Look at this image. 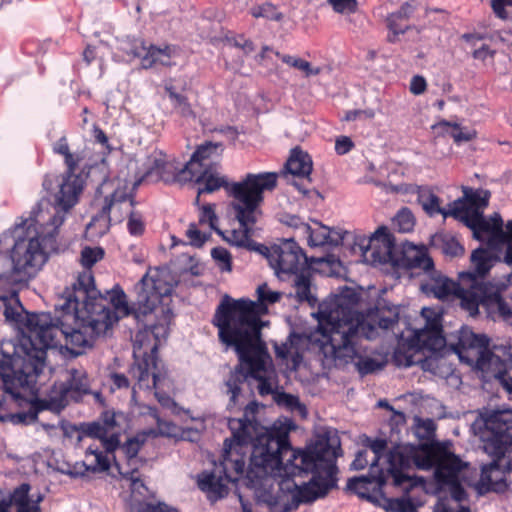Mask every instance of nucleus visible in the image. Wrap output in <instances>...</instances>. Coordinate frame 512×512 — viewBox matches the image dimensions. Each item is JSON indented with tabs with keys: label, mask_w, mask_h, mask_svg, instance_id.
Returning <instances> with one entry per match:
<instances>
[{
	"label": "nucleus",
	"mask_w": 512,
	"mask_h": 512,
	"mask_svg": "<svg viewBox=\"0 0 512 512\" xmlns=\"http://www.w3.org/2000/svg\"><path fill=\"white\" fill-rule=\"evenodd\" d=\"M392 509L396 512H413L415 508L410 499L401 498L392 503Z\"/></svg>",
	"instance_id": "nucleus-61"
},
{
	"label": "nucleus",
	"mask_w": 512,
	"mask_h": 512,
	"mask_svg": "<svg viewBox=\"0 0 512 512\" xmlns=\"http://www.w3.org/2000/svg\"><path fill=\"white\" fill-rule=\"evenodd\" d=\"M257 411V403L250 402L246 405L242 418L228 420L232 437L224 441L219 465L197 476L198 487L209 500L217 501L227 496L228 485L236 483L244 476L247 454L254 449L258 435L266 430L255 418Z\"/></svg>",
	"instance_id": "nucleus-4"
},
{
	"label": "nucleus",
	"mask_w": 512,
	"mask_h": 512,
	"mask_svg": "<svg viewBox=\"0 0 512 512\" xmlns=\"http://www.w3.org/2000/svg\"><path fill=\"white\" fill-rule=\"evenodd\" d=\"M210 227L215 229L225 241L234 246L245 247L249 250L257 251L259 253L262 252V250L267 251V246L256 243L251 239L252 226H230L229 229H220L219 226Z\"/></svg>",
	"instance_id": "nucleus-31"
},
{
	"label": "nucleus",
	"mask_w": 512,
	"mask_h": 512,
	"mask_svg": "<svg viewBox=\"0 0 512 512\" xmlns=\"http://www.w3.org/2000/svg\"><path fill=\"white\" fill-rule=\"evenodd\" d=\"M333 9L338 13L345 11L354 12L357 7L356 0H328Z\"/></svg>",
	"instance_id": "nucleus-53"
},
{
	"label": "nucleus",
	"mask_w": 512,
	"mask_h": 512,
	"mask_svg": "<svg viewBox=\"0 0 512 512\" xmlns=\"http://www.w3.org/2000/svg\"><path fill=\"white\" fill-rule=\"evenodd\" d=\"M365 446L368 447L374 454V457L371 461L370 467L372 468V471L376 470H386V468H380L379 467V461L385 457L386 464L388 465V455L391 452V450L387 453V446L388 442L386 439L382 438H367L365 441ZM397 450L401 453H403L406 457L411 459V450L409 451V454H406L404 451L400 450L399 448H394L392 451Z\"/></svg>",
	"instance_id": "nucleus-38"
},
{
	"label": "nucleus",
	"mask_w": 512,
	"mask_h": 512,
	"mask_svg": "<svg viewBox=\"0 0 512 512\" xmlns=\"http://www.w3.org/2000/svg\"><path fill=\"white\" fill-rule=\"evenodd\" d=\"M290 420L277 421L258 435L244 476L259 505L269 512H290L324 497L337 486L340 439L327 432L305 450H293Z\"/></svg>",
	"instance_id": "nucleus-2"
},
{
	"label": "nucleus",
	"mask_w": 512,
	"mask_h": 512,
	"mask_svg": "<svg viewBox=\"0 0 512 512\" xmlns=\"http://www.w3.org/2000/svg\"><path fill=\"white\" fill-rule=\"evenodd\" d=\"M176 48L172 45H165L163 48L156 45H149L148 50L142 57V68L151 69L156 65L171 67L174 63L171 58L175 55Z\"/></svg>",
	"instance_id": "nucleus-34"
},
{
	"label": "nucleus",
	"mask_w": 512,
	"mask_h": 512,
	"mask_svg": "<svg viewBox=\"0 0 512 512\" xmlns=\"http://www.w3.org/2000/svg\"><path fill=\"white\" fill-rule=\"evenodd\" d=\"M274 53L287 65L303 71L306 77L316 76L321 72L320 67H313L311 63L306 60L291 55H281L278 51Z\"/></svg>",
	"instance_id": "nucleus-41"
},
{
	"label": "nucleus",
	"mask_w": 512,
	"mask_h": 512,
	"mask_svg": "<svg viewBox=\"0 0 512 512\" xmlns=\"http://www.w3.org/2000/svg\"><path fill=\"white\" fill-rule=\"evenodd\" d=\"M431 245L440 248L445 255L451 257H457L464 253V248L456 237L445 233L432 235Z\"/></svg>",
	"instance_id": "nucleus-39"
},
{
	"label": "nucleus",
	"mask_w": 512,
	"mask_h": 512,
	"mask_svg": "<svg viewBox=\"0 0 512 512\" xmlns=\"http://www.w3.org/2000/svg\"><path fill=\"white\" fill-rule=\"evenodd\" d=\"M58 227L54 226L53 232L46 235L38 233L30 239H20L15 242L11 251L13 282H28L46 263L48 250L55 248Z\"/></svg>",
	"instance_id": "nucleus-17"
},
{
	"label": "nucleus",
	"mask_w": 512,
	"mask_h": 512,
	"mask_svg": "<svg viewBox=\"0 0 512 512\" xmlns=\"http://www.w3.org/2000/svg\"><path fill=\"white\" fill-rule=\"evenodd\" d=\"M104 257V250L101 247H84L80 254V263L86 269L85 272L92 274L91 268Z\"/></svg>",
	"instance_id": "nucleus-43"
},
{
	"label": "nucleus",
	"mask_w": 512,
	"mask_h": 512,
	"mask_svg": "<svg viewBox=\"0 0 512 512\" xmlns=\"http://www.w3.org/2000/svg\"><path fill=\"white\" fill-rule=\"evenodd\" d=\"M67 374L64 383L72 395V401L78 402L84 395L91 393L89 378L84 369L71 368L67 371Z\"/></svg>",
	"instance_id": "nucleus-33"
},
{
	"label": "nucleus",
	"mask_w": 512,
	"mask_h": 512,
	"mask_svg": "<svg viewBox=\"0 0 512 512\" xmlns=\"http://www.w3.org/2000/svg\"><path fill=\"white\" fill-rule=\"evenodd\" d=\"M354 147V143L348 136H340L335 141V151L338 155L349 153Z\"/></svg>",
	"instance_id": "nucleus-54"
},
{
	"label": "nucleus",
	"mask_w": 512,
	"mask_h": 512,
	"mask_svg": "<svg viewBox=\"0 0 512 512\" xmlns=\"http://www.w3.org/2000/svg\"><path fill=\"white\" fill-rule=\"evenodd\" d=\"M275 400L279 405H285L289 408H294L299 405L298 397L288 394V393H285V392L279 393L275 397Z\"/></svg>",
	"instance_id": "nucleus-60"
},
{
	"label": "nucleus",
	"mask_w": 512,
	"mask_h": 512,
	"mask_svg": "<svg viewBox=\"0 0 512 512\" xmlns=\"http://www.w3.org/2000/svg\"><path fill=\"white\" fill-rule=\"evenodd\" d=\"M410 465L421 470H434V480L440 490L448 491L451 499L461 503L466 497L464 486H473L477 469L452 451L450 441L425 443L411 449Z\"/></svg>",
	"instance_id": "nucleus-8"
},
{
	"label": "nucleus",
	"mask_w": 512,
	"mask_h": 512,
	"mask_svg": "<svg viewBox=\"0 0 512 512\" xmlns=\"http://www.w3.org/2000/svg\"><path fill=\"white\" fill-rule=\"evenodd\" d=\"M124 480H126L127 482H129V488L131 489L132 493H138L140 495H144V491H146V486L143 482V480L141 479V475L138 474V475H133V476H128V477H124L123 478Z\"/></svg>",
	"instance_id": "nucleus-56"
},
{
	"label": "nucleus",
	"mask_w": 512,
	"mask_h": 512,
	"mask_svg": "<svg viewBox=\"0 0 512 512\" xmlns=\"http://www.w3.org/2000/svg\"><path fill=\"white\" fill-rule=\"evenodd\" d=\"M188 243L194 247H202L210 237V233L200 231L197 226H190L186 231Z\"/></svg>",
	"instance_id": "nucleus-49"
},
{
	"label": "nucleus",
	"mask_w": 512,
	"mask_h": 512,
	"mask_svg": "<svg viewBox=\"0 0 512 512\" xmlns=\"http://www.w3.org/2000/svg\"><path fill=\"white\" fill-rule=\"evenodd\" d=\"M92 135H93L95 142L101 144L102 147L108 153H110L113 150L112 146L109 143V139H108L106 133L99 126H97V125L93 126Z\"/></svg>",
	"instance_id": "nucleus-55"
},
{
	"label": "nucleus",
	"mask_w": 512,
	"mask_h": 512,
	"mask_svg": "<svg viewBox=\"0 0 512 512\" xmlns=\"http://www.w3.org/2000/svg\"><path fill=\"white\" fill-rule=\"evenodd\" d=\"M144 436L129 438L121 447L124 457H138V453L144 444Z\"/></svg>",
	"instance_id": "nucleus-48"
},
{
	"label": "nucleus",
	"mask_w": 512,
	"mask_h": 512,
	"mask_svg": "<svg viewBox=\"0 0 512 512\" xmlns=\"http://www.w3.org/2000/svg\"><path fill=\"white\" fill-rule=\"evenodd\" d=\"M302 344V336L293 332L285 342L274 345L276 357L286 360L290 371H297L303 361Z\"/></svg>",
	"instance_id": "nucleus-30"
},
{
	"label": "nucleus",
	"mask_w": 512,
	"mask_h": 512,
	"mask_svg": "<svg viewBox=\"0 0 512 512\" xmlns=\"http://www.w3.org/2000/svg\"><path fill=\"white\" fill-rule=\"evenodd\" d=\"M506 6H512V0H491V7L494 14L500 19H507Z\"/></svg>",
	"instance_id": "nucleus-57"
},
{
	"label": "nucleus",
	"mask_w": 512,
	"mask_h": 512,
	"mask_svg": "<svg viewBox=\"0 0 512 512\" xmlns=\"http://www.w3.org/2000/svg\"><path fill=\"white\" fill-rule=\"evenodd\" d=\"M427 87L426 80L423 76L415 75L410 82V91L414 95H420L425 92Z\"/></svg>",
	"instance_id": "nucleus-58"
},
{
	"label": "nucleus",
	"mask_w": 512,
	"mask_h": 512,
	"mask_svg": "<svg viewBox=\"0 0 512 512\" xmlns=\"http://www.w3.org/2000/svg\"><path fill=\"white\" fill-rule=\"evenodd\" d=\"M368 453L366 450L358 451V453L355 456V459L352 461L350 467L352 470H362L364 469L368 464L367 459Z\"/></svg>",
	"instance_id": "nucleus-63"
},
{
	"label": "nucleus",
	"mask_w": 512,
	"mask_h": 512,
	"mask_svg": "<svg viewBox=\"0 0 512 512\" xmlns=\"http://www.w3.org/2000/svg\"><path fill=\"white\" fill-rule=\"evenodd\" d=\"M139 512H178L175 508L169 507L164 503L146 504Z\"/></svg>",
	"instance_id": "nucleus-64"
},
{
	"label": "nucleus",
	"mask_w": 512,
	"mask_h": 512,
	"mask_svg": "<svg viewBox=\"0 0 512 512\" xmlns=\"http://www.w3.org/2000/svg\"><path fill=\"white\" fill-rule=\"evenodd\" d=\"M111 455L115 466L122 478L140 474L139 469L145 463V461L140 457H124V461H119L116 459L113 453H111Z\"/></svg>",
	"instance_id": "nucleus-40"
},
{
	"label": "nucleus",
	"mask_w": 512,
	"mask_h": 512,
	"mask_svg": "<svg viewBox=\"0 0 512 512\" xmlns=\"http://www.w3.org/2000/svg\"><path fill=\"white\" fill-rule=\"evenodd\" d=\"M428 279L421 284V290L435 298L444 300L450 296H456L460 299L461 307L468 311L471 316L477 315V295L472 288V284H477L478 279L473 273L461 272L459 281L454 282L447 277L442 276L435 270V266L431 269H421Z\"/></svg>",
	"instance_id": "nucleus-19"
},
{
	"label": "nucleus",
	"mask_w": 512,
	"mask_h": 512,
	"mask_svg": "<svg viewBox=\"0 0 512 512\" xmlns=\"http://www.w3.org/2000/svg\"><path fill=\"white\" fill-rule=\"evenodd\" d=\"M61 313L59 323H54L50 313H29L18 298L4 303L3 314L10 324L19 330H27L17 342L2 341L4 357L19 354L33 355L31 383L37 371L46 366L47 350L60 344L65 338V348L74 357L91 349L96 338L104 335L121 317L130 314L126 295L119 285L102 294L95 286L90 272L78 275L76 281L67 287L55 304Z\"/></svg>",
	"instance_id": "nucleus-1"
},
{
	"label": "nucleus",
	"mask_w": 512,
	"mask_h": 512,
	"mask_svg": "<svg viewBox=\"0 0 512 512\" xmlns=\"http://www.w3.org/2000/svg\"><path fill=\"white\" fill-rule=\"evenodd\" d=\"M110 378L113 388L128 389L130 386L129 379L122 373H112Z\"/></svg>",
	"instance_id": "nucleus-62"
},
{
	"label": "nucleus",
	"mask_w": 512,
	"mask_h": 512,
	"mask_svg": "<svg viewBox=\"0 0 512 512\" xmlns=\"http://www.w3.org/2000/svg\"><path fill=\"white\" fill-rule=\"evenodd\" d=\"M416 219L408 207H402L392 218V224H415Z\"/></svg>",
	"instance_id": "nucleus-52"
},
{
	"label": "nucleus",
	"mask_w": 512,
	"mask_h": 512,
	"mask_svg": "<svg viewBox=\"0 0 512 512\" xmlns=\"http://www.w3.org/2000/svg\"><path fill=\"white\" fill-rule=\"evenodd\" d=\"M485 429L481 439L487 454L494 459L483 465L480 478L474 480L479 494L488 492L503 493L507 490L506 471L502 468L504 457L512 452V411H496L484 421Z\"/></svg>",
	"instance_id": "nucleus-10"
},
{
	"label": "nucleus",
	"mask_w": 512,
	"mask_h": 512,
	"mask_svg": "<svg viewBox=\"0 0 512 512\" xmlns=\"http://www.w3.org/2000/svg\"><path fill=\"white\" fill-rule=\"evenodd\" d=\"M135 290L137 298L134 313L137 319L152 313L161 314V318L158 322L147 325L144 332H140L136 335L137 340L142 339L144 334H151L154 337L155 343L150 348V355L156 356L159 345L162 341L166 340L169 334L172 312L166 301L170 298L172 287L163 279L145 274L135 286Z\"/></svg>",
	"instance_id": "nucleus-14"
},
{
	"label": "nucleus",
	"mask_w": 512,
	"mask_h": 512,
	"mask_svg": "<svg viewBox=\"0 0 512 512\" xmlns=\"http://www.w3.org/2000/svg\"><path fill=\"white\" fill-rule=\"evenodd\" d=\"M52 151L63 157L66 168L61 175L55 201L52 203L48 198H41L31 208L28 216H21L20 224H63L84 190L88 176L86 166L77 172L85 159L84 151L72 152L66 136L60 137L53 143Z\"/></svg>",
	"instance_id": "nucleus-6"
},
{
	"label": "nucleus",
	"mask_w": 512,
	"mask_h": 512,
	"mask_svg": "<svg viewBox=\"0 0 512 512\" xmlns=\"http://www.w3.org/2000/svg\"><path fill=\"white\" fill-rule=\"evenodd\" d=\"M460 190L462 195L447 204L446 216L459 224H479L489 206L491 191L467 185H461Z\"/></svg>",
	"instance_id": "nucleus-20"
},
{
	"label": "nucleus",
	"mask_w": 512,
	"mask_h": 512,
	"mask_svg": "<svg viewBox=\"0 0 512 512\" xmlns=\"http://www.w3.org/2000/svg\"><path fill=\"white\" fill-rule=\"evenodd\" d=\"M410 460L403 453L394 450L388 455L386 470L372 471L370 467L367 475L350 478L347 482L349 491L361 498L372 500L376 495L382 494V488L391 479L395 487L408 489L415 485V480L407 473Z\"/></svg>",
	"instance_id": "nucleus-16"
},
{
	"label": "nucleus",
	"mask_w": 512,
	"mask_h": 512,
	"mask_svg": "<svg viewBox=\"0 0 512 512\" xmlns=\"http://www.w3.org/2000/svg\"><path fill=\"white\" fill-rule=\"evenodd\" d=\"M474 292L477 295V313L479 306H484L490 314H497L503 320L508 321L512 318V309L498 292L488 293L486 285L472 284Z\"/></svg>",
	"instance_id": "nucleus-28"
},
{
	"label": "nucleus",
	"mask_w": 512,
	"mask_h": 512,
	"mask_svg": "<svg viewBox=\"0 0 512 512\" xmlns=\"http://www.w3.org/2000/svg\"><path fill=\"white\" fill-rule=\"evenodd\" d=\"M250 331H245L243 338H235L226 326L222 324L219 340L226 346V349L233 348L238 355L241 364L247 367V373L242 367L232 370L225 381L226 393L229 395L228 408L233 409L239 404L242 396V385L247 376L258 380V391L261 396L270 395L274 392L273 382L267 376V363L270 356L265 342L258 340L257 327L252 326Z\"/></svg>",
	"instance_id": "nucleus-7"
},
{
	"label": "nucleus",
	"mask_w": 512,
	"mask_h": 512,
	"mask_svg": "<svg viewBox=\"0 0 512 512\" xmlns=\"http://www.w3.org/2000/svg\"><path fill=\"white\" fill-rule=\"evenodd\" d=\"M189 176L188 182H194L197 185L198 195L213 193L224 188L232 198L230 209L239 224H256L264 221L262 211L264 193L273 191L278 180L276 172H260L247 173L240 181L230 183L226 177L213 171L212 167L195 169V172ZM196 203H199V196L196 198Z\"/></svg>",
	"instance_id": "nucleus-5"
},
{
	"label": "nucleus",
	"mask_w": 512,
	"mask_h": 512,
	"mask_svg": "<svg viewBox=\"0 0 512 512\" xmlns=\"http://www.w3.org/2000/svg\"><path fill=\"white\" fill-rule=\"evenodd\" d=\"M4 354L0 344V367L5 389L13 395L19 406L22 407L24 402L30 404L31 409L36 411V419L39 412L44 410L60 413L72 401V395L64 382L55 383L45 398H38L36 382L44 368L37 371L33 381L28 383V375L33 369V355L26 359V356L21 357L18 353L9 357H4Z\"/></svg>",
	"instance_id": "nucleus-9"
},
{
	"label": "nucleus",
	"mask_w": 512,
	"mask_h": 512,
	"mask_svg": "<svg viewBox=\"0 0 512 512\" xmlns=\"http://www.w3.org/2000/svg\"><path fill=\"white\" fill-rule=\"evenodd\" d=\"M112 197L114 198V200L109 203H106L102 207L100 214L93 216L88 224H94L95 222L100 220H107L108 224L120 223L122 222V219L116 216V212L122 211H124L125 214L128 216L127 224L134 225L144 223L145 219L143 218L142 214L139 211L133 209L132 200L129 203L126 202L127 195H120L118 191H115L112 194Z\"/></svg>",
	"instance_id": "nucleus-23"
},
{
	"label": "nucleus",
	"mask_w": 512,
	"mask_h": 512,
	"mask_svg": "<svg viewBox=\"0 0 512 512\" xmlns=\"http://www.w3.org/2000/svg\"><path fill=\"white\" fill-rule=\"evenodd\" d=\"M365 253L374 263L391 264L403 269L433 268V260L424 246L407 243L398 251L394 237L387 232V226H379L369 238Z\"/></svg>",
	"instance_id": "nucleus-15"
},
{
	"label": "nucleus",
	"mask_w": 512,
	"mask_h": 512,
	"mask_svg": "<svg viewBox=\"0 0 512 512\" xmlns=\"http://www.w3.org/2000/svg\"><path fill=\"white\" fill-rule=\"evenodd\" d=\"M211 256L217 263L218 268L222 272H230L232 269L231 255L227 249L223 247H215L211 251Z\"/></svg>",
	"instance_id": "nucleus-47"
},
{
	"label": "nucleus",
	"mask_w": 512,
	"mask_h": 512,
	"mask_svg": "<svg viewBox=\"0 0 512 512\" xmlns=\"http://www.w3.org/2000/svg\"><path fill=\"white\" fill-rule=\"evenodd\" d=\"M260 254L268 259L280 278L310 269L308 257L293 239L281 240L279 243L267 247V251L262 250Z\"/></svg>",
	"instance_id": "nucleus-21"
},
{
	"label": "nucleus",
	"mask_w": 512,
	"mask_h": 512,
	"mask_svg": "<svg viewBox=\"0 0 512 512\" xmlns=\"http://www.w3.org/2000/svg\"><path fill=\"white\" fill-rule=\"evenodd\" d=\"M295 297L298 302H307L314 307L317 303L316 296L311 292L310 269L294 275Z\"/></svg>",
	"instance_id": "nucleus-37"
},
{
	"label": "nucleus",
	"mask_w": 512,
	"mask_h": 512,
	"mask_svg": "<svg viewBox=\"0 0 512 512\" xmlns=\"http://www.w3.org/2000/svg\"><path fill=\"white\" fill-rule=\"evenodd\" d=\"M221 146V143L211 141L199 145L191 155L189 162L186 163L191 174L195 172V169L201 170V168L212 167V165L206 163V161H208L213 154L217 153V150Z\"/></svg>",
	"instance_id": "nucleus-35"
},
{
	"label": "nucleus",
	"mask_w": 512,
	"mask_h": 512,
	"mask_svg": "<svg viewBox=\"0 0 512 512\" xmlns=\"http://www.w3.org/2000/svg\"><path fill=\"white\" fill-rule=\"evenodd\" d=\"M168 97L175 109L179 110V113L184 117L194 115L188 98L180 93H177L172 86L165 88Z\"/></svg>",
	"instance_id": "nucleus-44"
},
{
	"label": "nucleus",
	"mask_w": 512,
	"mask_h": 512,
	"mask_svg": "<svg viewBox=\"0 0 512 512\" xmlns=\"http://www.w3.org/2000/svg\"><path fill=\"white\" fill-rule=\"evenodd\" d=\"M489 338L467 329L460 331L457 344L453 347L461 362L482 373L485 380L498 379L512 394V346H495L497 354L489 349Z\"/></svg>",
	"instance_id": "nucleus-11"
},
{
	"label": "nucleus",
	"mask_w": 512,
	"mask_h": 512,
	"mask_svg": "<svg viewBox=\"0 0 512 512\" xmlns=\"http://www.w3.org/2000/svg\"><path fill=\"white\" fill-rule=\"evenodd\" d=\"M357 302V294L350 288L322 301L315 313L321 336L316 342L324 368L354 363L359 374L365 376L382 369L383 364L372 357L361 356L358 351L364 317L356 310Z\"/></svg>",
	"instance_id": "nucleus-3"
},
{
	"label": "nucleus",
	"mask_w": 512,
	"mask_h": 512,
	"mask_svg": "<svg viewBox=\"0 0 512 512\" xmlns=\"http://www.w3.org/2000/svg\"><path fill=\"white\" fill-rule=\"evenodd\" d=\"M258 302L251 300H232L225 296L217 306L212 319V324L218 328V336L221 333L222 324L235 338H243L245 331H250L252 326L257 327L258 340L261 339L262 322L260 314L267 311V304H274L280 300L281 294L272 291L266 283L257 288Z\"/></svg>",
	"instance_id": "nucleus-12"
},
{
	"label": "nucleus",
	"mask_w": 512,
	"mask_h": 512,
	"mask_svg": "<svg viewBox=\"0 0 512 512\" xmlns=\"http://www.w3.org/2000/svg\"><path fill=\"white\" fill-rule=\"evenodd\" d=\"M377 309V323L382 329L392 328L399 320V309L397 306H385L382 307L380 304L376 307Z\"/></svg>",
	"instance_id": "nucleus-42"
},
{
	"label": "nucleus",
	"mask_w": 512,
	"mask_h": 512,
	"mask_svg": "<svg viewBox=\"0 0 512 512\" xmlns=\"http://www.w3.org/2000/svg\"><path fill=\"white\" fill-rule=\"evenodd\" d=\"M308 244L325 251L340 245L346 233L341 226H306Z\"/></svg>",
	"instance_id": "nucleus-27"
},
{
	"label": "nucleus",
	"mask_w": 512,
	"mask_h": 512,
	"mask_svg": "<svg viewBox=\"0 0 512 512\" xmlns=\"http://www.w3.org/2000/svg\"><path fill=\"white\" fill-rule=\"evenodd\" d=\"M408 191L417 196V203L429 217L441 216L443 220L448 219L447 205H442V199L430 186L413 185Z\"/></svg>",
	"instance_id": "nucleus-29"
},
{
	"label": "nucleus",
	"mask_w": 512,
	"mask_h": 512,
	"mask_svg": "<svg viewBox=\"0 0 512 512\" xmlns=\"http://www.w3.org/2000/svg\"><path fill=\"white\" fill-rule=\"evenodd\" d=\"M148 50V46H146L145 41L143 40H135L130 49L126 51L128 55H131L135 58H140L142 60V57Z\"/></svg>",
	"instance_id": "nucleus-59"
},
{
	"label": "nucleus",
	"mask_w": 512,
	"mask_h": 512,
	"mask_svg": "<svg viewBox=\"0 0 512 512\" xmlns=\"http://www.w3.org/2000/svg\"><path fill=\"white\" fill-rule=\"evenodd\" d=\"M81 430L84 436L98 439L100 446L90 445L85 460L69 467L67 474L73 478L107 471L111 465L110 454L120 446V427L114 412L104 411L97 421L83 424Z\"/></svg>",
	"instance_id": "nucleus-13"
},
{
	"label": "nucleus",
	"mask_w": 512,
	"mask_h": 512,
	"mask_svg": "<svg viewBox=\"0 0 512 512\" xmlns=\"http://www.w3.org/2000/svg\"><path fill=\"white\" fill-rule=\"evenodd\" d=\"M42 500V494H32L31 485L22 483L13 489L8 501L0 503V512H40Z\"/></svg>",
	"instance_id": "nucleus-25"
},
{
	"label": "nucleus",
	"mask_w": 512,
	"mask_h": 512,
	"mask_svg": "<svg viewBox=\"0 0 512 512\" xmlns=\"http://www.w3.org/2000/svg\"><path fill=\"white\" fill-rule=\"evenodd\" d=\"M218 217L215 212V206L206 204L199 207V220L198 224H216Z\"/></svg>",
	"instance_id": "nucleus-50"
},
{
	"label": "nucleus",
	"mask_w": 512,
	"mask_h": 512,
	"mask_svg": "<svg viewBox=\"0 0 512 512\" xmlns=\"http://www.w3.org/2000/svg\"><path fill=\"white\" fill-rule=\"evenodd\" d=\"M285 170L289 174L311 183L312 159L307 152L299 147H295L291 150L290 156L285 163Z\"/></svg>",
	"instance_id": "nucleus-32"
},
{
	"label": "nucleus",
	"mask_w": 512,
	"mask_h": 512,
	"mask_svg": "<svg viewBox=\"0 0 512 512\" xmlns=\"http://www.w3.org/2000/svg\"><path fill=\"white\" fill-rule=\"evenodd\" d=\"M191 172L185 164L178 168L174 162L168 161L162 153L152 154L148 159V167L145 173L133 183L136 189L142 181H162L166 184H185L189 180Z\"/></svg>",
	"instance_id": "nucleus-22"
},
{
	"label": "nucleus",
	"mask_w": 512,
	"mask_h": 512,
	"mask_svg": "<svg viewBox=\"0 0 512 512\" xmlns=\"http://www.w3.org/2000/svg\"><path fill=\"white\" fill-rule=\"evenodd\" d=\"M441 126H448L452 128L450 132L451 137L456 143L468 142L476 137V132L473 130H464L459 124L451 123L443 120L440 123Z\"/></svg>",
	"instance_id": "nucleus-46"
},
{
	"label": "nucleus",
	"mask_w": 512,
	"mask_h": 512,
	"mask_svg": "<svg viewBox=\"0 0 512 512\" xmlns=\"http://www.w3.org/2000/svg\"><path fill=\"white\" fill-rule=\"evenodd\" d=\"M130 374L137 380L132 387V400H136L138 390L156 389L162 378L158 369L157 356L148 355L144 357L141 362L131 367Z\"/></svg>",
	"instance_id": "nucleus-24"
},
{
	"label": "nucleus",
	"mask_w": 512,
	"mask_h": 512,
	"mask_svg": "<svg viewBox=\"0 0 512 512\" xmlns=\"http://www.w3.org/2000/svg\"><path fill=\"white\" fill-rule=\"evenodd\" d=\"M412 345L419 350L436 352L445 345V338L442 335V326L439 318L428 319L425 326L418 329L412 338Z\"/></svg>",
	"instance_id": "nucleus-26"
},
{
	"label": "nucleus",
	"mask_w": 512,
	"mask_h": 512,
	"mask_svg": "<svg viewBox=\"0 0 512 512\" xmlns=\"http://www.w3.org/2000/svg\"><path fill=\"white\" fill-rule=\"evenodd\" d=\"M414 12V7L409 3L405 2L396 11L388 15L386 22L387 27L395 35L404 34L409 26L406 22L410 19Z\"/></svg>",
	"instance_id": "nucleus-36"
},
{
	"label": "nucleus",
	"mask_w": 512,
	"mask_h": 512,
	"mask_svg": "<svg viewBox=\"0 0 512 512\" xmlns=\"http://www.w3.org/2000/svg\"><path fill=\"white\" fill-rule=\"evenodd\" d=\"M435 512H470V508L458 501H439L435 506Z\"/></svg>",
	"instance_id": "nucleus-51"
},
{
	"label": "nucleus",
	"mask_w": 512,
	"mask_h": 512,
	"mask_svg": "<svg viewBox=\"0 0 512 512\" xmlns=\"http://www.w3.org/2000/svg\"><path fill=\"white\" fill-rule=\"evenodd\" d=\"M250 14L254 18L262 17L274 21H281L283 19V14L279 12L276 6L270 2H266L251 8Z\"/></svg>",
	"instance_id": "nucleus-45"
},
{
	"label": "nucleus",
	"mask_w": 512,
	"mask_h": 512,
	"mask_svg": "<svg viewBox=\"0 0 512 512\" xmlns=\"http://www.w3.org/2000/svg\"><path fill=\"white\" fill-rule=\"evenodd\" d=\"M475 239L480 241L486 248H477L471 255V261L475 270L473 273L479 283L486 285L482 278L492 267V256L490 251L504 250V262L512 265V226H468Z\"/></svg>",
	"instance_id": "nucleus-18"
}]
</instances>
